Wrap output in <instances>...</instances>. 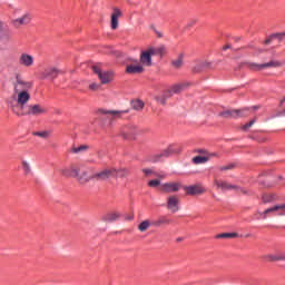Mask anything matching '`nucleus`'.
I'll return each mask as SVG.
<instances>
[{
  "label": "nucleus",
  "mask_w": 285,
  "mask_h": 285,
  "mask_svg": "<svg viewBox=\"0 0 285 285\" xmlns=\"http://www.w3.org/2000/svg\"><path fill=\"white\" fill-rule=\"evenodd\" d=\"M150 226H153V222L146 219L142 220L139 225H138V230H140V233H146L147 229L150 228Z\"/></svg>",
  "instance_id": "28"
},
{
  "label": "nucleus",
  "mask_w": 285,
  "mask_h": 285,
  "mask_svg": "<svg viewBox=\"0 0 285 285\" xmlns=\"http://www.w3.org/2000/svg\"><path fill=\"white\" fill-rule=\"evenodd\" d=\"M89 88H90V90H99V85L94 82V83L89 85Z\"/></svg>",
  "instance_id": "45"
},
{
  "label": "nucleus",
  "mask_w": 285,
  "mask_h": 285,
  "mask_svg": "<svg viewBox=\"0 0 285 285\" xmlns=\"http://www.w3.org/2000/svg\"><path fill=\"white\" fill-rule=\"evenodd\" d=\"M69 176L73 179L79 177V169H77V167L75 166H71V173L69 174Z\"/></svg>",
  "instance_id": "40"
},
{
  "label": "nucleus",
  "mask_w": 285,
  "mask_h": 285,
  "mask_svg": "<svg viewBox=\"0 0 285 285\" xmlns=\"http://www.w3.org/2000/svg\"><path fill=\"white\" fill-rule=\"evenodd\" d=\"M183 190L185 191V195H187V197H197L206 193V187L199 184H196V185L184 186Z\"/></svg>",
  "instance_id": "7"
},
{
  "label": "nucleus",
  "mask_w": 285,
  "mask_h": 285,
  "mask_svg": "<svg viewBox=\"0 0 285 285\" xmlns=\"http://www.w3.org/2000/svg\"><path fill=\"white\" fill-rule=\"evenodd\" d=\"M165 224H170V219L166 216H161L156 220L151 222V226H156V228H159V226H164Z\"/></svg>",
  "instance_id": "26"
},
{
  "label": "nucleus",
  "mask_w": 285,
  "mask_h": 285,
  "mask_svg": "<svg viewBox=\"0 0 285 285\" xmlns=\"http://www.w3.org/2000/svg\"><path fill=\"white\" fill-rule=\"evenodd\" d=\"M167 208L171 210V213H177V210H179V198L177 196H170L167 199Z\"/></svg>",
  "instance_id": "18"
},
{
  "label": "nucleus",
  "mask_w": 285,
  "mask_h": 285,
  "mask_svg": "<svg viewBox=\"0 0 285 285\" xmlns=\"http://www.w3.org/2000/svg\"><path fill=\"white\" fill-rule=\"evenodd\" d=\"M215 157H219V154L207 151L205 159H207V161H210V159H214Z\"/></svg>",
  "instance_id": "42"
},
{
  "label": "nucleus",
  "mask_w": 285,
  "mask_h": 285,
  "mask_svg": "<svg viewBox=\"0 0 285 285\" xmlns=\"http://www.w3.org/2000/svg\"><path fill=\"white\" fill-rule=\"evenodd\" d=\"M248 115H250V109L244 108V109L225 110L219 114V117H223L224 119H237L239 117H248Z\"/></svg>",
  "instance_id": "5"
},
{
  "label": "nucleus",
  "mask_w": 285,
  "mask_h": 285,
  "mask_svg": "<svg viewBox=\"0 0 285 285\" xmlns=\"http://www.w3.org/2000/svg\"><path fill=\"white\" fill-rule=\"evenodd\" d=\"M265 262H285V253L268 254L263 257Z\"/></svg>",
  "instance_id": "20"
},
{
  "label": "nucleus",
  "mask_w": 285,
  "mask_h": 285,
  "mask_svg": "<svg viewBox=\"0 0 285 285\" xmlns=\"http://www.w3.org/2000/svg\"><path fill=\"white\" fill-rule=\"evenodd\" d=\"M88 180H79L80 186H83Z\"/></svg>",
  "instance_id": "50"
},
{
  "label": "nucleus",
  "mask_w": 285,
  "mask_h": 285,
  "mask_svg": "<svg viewBox=\"0 0 285 285\" xmlns=\"http://www.w3.org/2000/svg\"><path fill=\"white\" fill-rule=\"evenodd\" d=\"M147 186H149V188H158V190H159V188L161 186V180H159V179H151V180H149L147 183Z\"/></svg>",
  "instance_id": "33"
},
{
  "label": "nucleus",
  "mask_w": 285,
  "mask_h": 285,
  "mask_svg": "<svg viewBox=\"0 0 285 285\" xmlns=\"http://www.w3.org/2000/svg\"><path fill=\"white\" fill-rule=\"evenodd\" d=\"M181 188V184L179 183H165L159 187V190L163 193H177Z\"/></svg>",
  "instance_id": "12"
},
{
  "label": "nucleus",
  "mask_w": 285,
  "mask_h": 285,
  "mask_svg": "<svg viewBox=\"0 0 285 285\" xmlns=\"http://www.w3.org/2000/svg\"><path fill=\"white\" fill-rule=\"evenodd\" d=\"M145 177H154L156 179H166V177H170V175L161 171H155L154 169H142Z\"/></svg>",
  "instance_id": "16"
},
{
  "label": "nucleus",
  "mask_w": 285,
  "mask_h": 285,
  "mask_svg": "<svg viewBox=\"0 0 285 285\" xmlns=\"http://www.w3.org/2000/svg\"><path fill=\"white\" fill-rule=\"evenodd\" d=\"M262 188H273L275 187V184L271 183V180H263L261 183Z\"/></svg>",
  "instance_id": "41"
},
{
  "label": "nucleus",
  "mask_w": 285,
  "mask_h": 285,
  "mask_svg": "<svg viewBox=\"0 0 285 285\" xmlns=\"http://www.w3.org/2000/svg\"><path fill=\"white\" fill-rule=\"evenodd\" d=\"M136 127L134 125H126L120 129V135L124 139H130L135 135Z\"/></svg>",
  "instance_id": "19"
},
{
  "label": "nucleus",
  "mask_w": 285,
  "mask_h": 285,
  "mask_svg": "<svg viewBox=\"0 0 285 285\" xmlns=\"http://www.w3.org/2000/svg\"><path fill=\"white\" fill-rule=\"evenodd\" d=\"M272 40H273V38H268L265 40V43L268 46V43H271Z\"/></svg>",
  "instance_id": "49"
},
{
  "label": "nucleus",
  "mask_w": 285,
  "mask_h": 285,
  "mask_svg": "<svg viewBox=\"0 0 285 285\" xmlns=\"http://www.w3.org/2000/svg\"><path fill=\"white\" fill-rule=\"evenodd\" d=\"M150 52L154 56H159V57H164V55H166V47L165 46H160L158 48H150Z\"/></svg>",
  "instance_id": "27"
},
{
  "label": "nucleus",
  "mask_w": 285,
  "mask_h": 285,
  "mask_svg": "<svg viewBox=\"0 0 285 285\" xmlns=\"http://www.w3.org/2000/svg\"><path fill=\"white\" fill-rule=\"evenodd\" d=\"M119 217H121V214L117 213V212H111L106 214L102 219L104 222H117V219H119Z\"/></svg>",
  "instance_id": "25"
},
{
  "label": "nucleus",
  "mask_w": 285,
  "mask_h": 285,
  "mask_svg": "<svg viewBox=\"0 0 285 285\" xmlns=\"http://www.w3.org/2000/svg\"><path fill=\"white\" fill-rule=\"evenodd\" d=\"M215 186L218 190H235L237 186L230 185L223 179L215 180Z\"/></svg>",
  "instance_id": "22"
},
{
  "label": "nucleus",
  "mask_w": 285,
  "mask_h": 285,
  "mask_svg": "<svg viewBox=\"0 0 285 285\" xmlns=\"http://www.w3.org/2000/svg\"><path fill=\"white\" fill-rule=\"evenodd\" d=\"M10 41V36L9 35H7V37L6 38H2V41Z\"/></svg>",
  "instance_id": "48"
},
{
  "label": "nucleus",
  "mask_w": 285,
  "mask_h": 285,
  "mask_svg": "<svg viewBox=\"0 0 285 285\" xmlns=\"http://www.w3.org/2000/svg\"><path fill=\"white\" fill-rule=\"evenodd\" d=\"M153 52H150V49L147 51H142L140 55V62L142 66H153Z\"/></svg>",
  "instance_id": "21"
},
{
  "label": "nucleus",
  "mask_w": 285,
  "mask_h": 285,
  "mask_svg": "<svg viewBox=\"0 0 285 285\" xmlns=\"http://www.w3.org/2000/svg\"><path fill=\"white\" fill-rule=\"evenodd\" d=\"M30 21H32V14L27 12L22 14L20 18L11 20V26H13V28L19 29L21 28V26H28Z\"/></svg>",
  "instance_id": "10"
},
{
  "label": "nucleus",
  "mask_w": 285,
  "mask_h": 285,
  "mask_svg": "<svg viewBox=\"0 0 285 285\" xmlns=\"http://www.w3.org/2000/svg\"><path fill=\"white\" fill-rule=\"evenodd\" d=\"M252 108H253V110H259V106H254Z\"/></svg>",
  "instance_id": "53"
},
{
  "label": "nucleus",
  "mask_w": 285,
  "mask_h": 285,
  "mask_svg": "<svg viewBox=\"0 0 285 285\" xmlns=\"http://www.w3.org/2000/svg\"><path fill=\"white\" fill-rule=\"evenodd\" d=\"M274 199L273 195H263V204H271Z\"/></svg>",
  "instance_id": "38"
},
{
  "label": "nucleus",
  "mask_w": 285,
  "mask_h": 285,
  "mask_svg": "<svg viewBox=\"0 0 285 285\" xmlns=\"http://www.w3.org/2000/svg\"><path fill=\"white\" fill-rule=\"evenodd\" d=\"M158 37H163L161 33H158Z\"/></svg>",
  "instance_id": "55"
},
{
  "label": "nucleus",
  "mask_w": 285,
  "mask_h": 285,
  "mask_svg": "<svg viewBox=\"0 0 285 285\" xmlns=\"http://www.w3.org/2000/svg\"><path fill=\"white\" fill-rule=\"evenodd\" d=\"M256 119L254 118L249 122L243 126V130H248V128H252L255 125Z\"/></svg>",
  "instance_id": "43"
},
{
  "label": "nucleus",
  "mask_w": 285,
  "mask_h": 285,
  "mask_svg": "<svg viewBox=\"0 0 285 285\" xmlns=\"http://www.w3.org/2000/svg\"><path fill=\"white\" fill-rule=\"evenodd\" d=\"M284 114H285V110H284Z\"/></svg>",
  "instance_id": "56"
},
{
  "label": "nucleus",
  "mask_w": 285,
  "mask_h": 285,
  "mask_svg": "<svg viewBox=\"0 0 285 285\" xmlns=\"http://www.w3.org/2000/svg\"><path fill=\"white\" fill-rule=\"evenodd\" d=\"M21 166H22V170H24L26 175H30V173H32L30 163L28 160H22Z\"/></svg>",
  "instance_id": "34"
},
{
  "label": "nucleus",
  "mask_w": 285,
  "mask_h": 285,
  "mask_svg": "<svg viewBox=\"0 0 285 285\" xmlns=\"http://www.w3.org/2000/svg\"><path fill=\"white\" fill-rule=\"evenodd\" d=\"M229 48H230V46L226 45V46L223 47V50H228Z\"/></svg>",
  "instance_id": "51"
},
{
  "label": "nucleus",
  "mask_w": 285,
  "mask_h": 285,
  "mask_svg": "<svg viewBox=\"0 0 285 285\" xmlns=\"http://www.w3.org/2000/svg\"><path fill=\"white\" fill-rule=\"evenodd\" d=\"M196 153H198L199 155H203V157H206L208 150H206V149H197Z\"/></svg>",
  "instance_id": "44"
},
{
  "label": "nucleus",
  "mask_w": 285,
  "mask_h": 285,
  "mask_svg": "<svg viewBox=\"0 0 285 285\" xmlns=\"http://www.w3.org/2000/svg\"><path fill=\"white\" fill-rule=\"evenodd\" d=\"M208 66H210L209 62L199 63L194 67V72H202V70H204V68H208Z\"/></svg>",
  "instance_id": "36"
},
{
  "label": "nucleus",
  "mask_w": 285,
  "mask_h": 285,
  "mask_svg": "<svg viewBox=\"0 0 285 285\" xmlns=\"http://www.w3.org/2000/svg\"><path fill=\"white\" fill-rule=\"evenodd\" d=\"M35 137H41V139H48L50 137V131H35Z\"/></svg>",
  "instance_id": "35"
},
{
  "label": "nucleus",
  "mask_w": 285,
  "mask_h": 285,
  "mask_svg": "<svg viewBox=\"0 0 285 285\" xmlns=\"http://www.w3.org/2000/svg\"><path fill=\"white\" fill-rule=\"evenodd\" d=\"M217 239H233L235 237H239V234L237 233H223V234H218Z\"/></svg>",
  "instance_id": "29"
},
{
  "label": "nucleus",
  "mask_w": 285,
  "mask_h": 285,
  "mask_svg": "<svg viewBox=\"0 0 285 285\" xmlns=\"http://www.w3.org/2000/svg\"><path fill=\"white\" fill-rule=\"evenodd\" d=\"M282 66H284V62L279 60H271L269 62L261 65L255 62L248 63L249 70H265V68H282Z\"/></svg>",
  "instance_id": "6"
},
{
  "label": "nucleus",
  "mask_w": 285,
  "mask_h": 285,
  "mask_svg": "<svg viewBox=\"0 0 285 285\" xmlns=\"http://www.w3.org/2000/svg\"><path fill=\"white\" fill-rule=\"evenodd\" d=\"M271 213H278V215H285V204L275 205L273 207L265 209L262 214L263 219H266V217H268V214Z\"/></svg>",
  "instance_id": "13"
},
{
  "label": "nucleus",
  "mask_w": 285,
  "mask_h": 285,
  "mask_svg": "<svg viewBox=\"0 0 285 285\" xmlns=\"http://www.w3.org/2000/svg\"><path fill=\"white\" fill-rule=\"evenodd\" d=\"M170 155H173V149L167 148L163 153L151 156L150 161H153V164H157V161H164V159H166V157H170Z\"/></svg>",
  "instance_id": "17"
},
{
  "label": "nucleus",
  "mask_w": 285,
  "mask_h": 285,
  "mask_svg": "<svg viewBox=\"0 0 285 285\" xmlns=\"http://www.w3.org/2000/svg\"><path fill=\"white\" fill-rule=\"evenodd\" d=\"M71 170H72V166L60 169V173L62 177H70Z\"/></svg>",
  "instance_id": "37"
},
{
  "label": "nucleus",
  "mask_w": 285,
  "mask_h": 285,
  "mask_svg": "<svg viewBox=\"0 0 285 285\" xmlns=\"http://www.w3.org/2000/svg\"><path fill=\"white\" fill-rule=\"evenodd\" d=\"M129 171L127 169H115V168H107L102 171L95 175L99 179H124V177H128Z\"/></svg>",
  "instance_id": "2"
},
{
  "label": "nucleus",
  "mask_w": 285,
  "mask_h": 285,
  "mask_svg": "<svg viewBox=\"0 0 285 285\" xmlns=\"http://www.w3.org/2000/svg\"><path fill=\"white\" fill-rule=\"evenodd\" d=\"M19 63L24 68H32V66H35V57L28 53H21L19 57Z\"/></svg>",
  "instance_id": "15"
},
{
  "label": "nucleus",
  "mask_w": 285,
  "mask_h": 285,
  "mask_svg": "<svg viewBox=\"0 0 285 285\" xmlns=\"http://www.w3.org/2000/svg\"><path fill=\"white\" fill-rule=\"evenodd\" d=\"M240 38H235V41H239Z\"/></svg>",
  "instance_id": "54"
},
{
  "label": "nucleus",
  "mask_w": 285,
  "mask_h": 285,
  "mask_svg": "<svg viewBox=\"0 0 285 285\" xmlns=\"http://www.w3.org/2000/svg\"><path fill=\"white\" fill-rule=\"evenodd\" d=\"M262 52H266L264 49H258V55H262Z\"/></svg>",
  "instance_id": "52"
},
{
  "label": "nucleus",
  "mask_w": 285,
  "mask_h": 285,
  "mask_svg": "<svg viewBox=\"0 0 285 285\" xmlns=\"http://www.w3.org/2000/svg\"><path fill=\"white\" fill-rule=\"evenodd\" d=\"M272 37H277L278 39H282V37H285V31L282 32V33H276V35H274Z\"/></svg>",
  "instance_id": "46"
},
{
  "label": "nucleus",
  "mask_w": 285,
  "mask_h": 285,
  "mask_svg": "<svg viewBox=\"0 0 285 285\" xmlns=\"http://www.w3.org/2000/svg\"><path fill=\"white\" fill-rule=\"evenodd\" d=\"M32 81L24 80L21 76H17L13 82V97H17L18 108L23 110L26 104L30 101V90H32Z\"/></svg>",
  "instance_id": "1"
},
{
  "label": "nucleus",
  "mask_w": 285,
  "mask_h": 285,
  "mask_svg": "<svg viewBox=\"0 0 285 285\" xmlns=\"http://www.w3.org/2000/svg\"><path fill=\"white\" fill-rule=\"evenodd\" d=\"M46 112H48L46 107H43L39 104H36V105H29L27 110H26V107H23L22 109L20 108V110L17 111L16 114L18 115V117H24V115H31L33 117H39V115H46Z\"/></svg>",
  "instance_id": "4"
},
{
  "label": "nucleus",
  "mask_w": 285,
  "mask_h": 285,
  "mask_svg": "<svg viewBox=\"0 0 285 285\" xmlns=\"http://www.w3.org/2000/svg\"><path fill=\"white\" fill-rule=\"evenodd\" d=\"M193 164L196 166H199V164H206L208 163V158L206 156H196L191 159Z\"/></svg>",
  "instance_id": "31"
},
{
  "label": "nucleus",
  "mask_w": 285,
  "mask_h": 285,
  "mask_svg": "<svg viewBox=\"0 0 285 285\" xmlns=\"http://www.w3.org/2000/svg\"><path fill=\"white\" fill-rule=\"evenodd\" d=\"M88 150H90V146L88 145H80V146H72L69 149V153H71V155H81L83 153H88Z\"/></svg>",
  "instance_id": "23"
},
{
  "label": "nucleus",
  "mask_w": 285,
  "mask_h": 285,
  "mask_svg": "<svg viewBox=\"0 0 285 285\" xmlns=\"http://www.w3.org/2000/svg\"><path fill=\"white\" fill-rule=\"evenodd\" d=\"M61 72L62 71L57 67H47L42 72H40V77L41 79H50V81H55V79H57Z\"/></svg>",
  "instance_id": "8"
},
{
  "label": "nucleus",
  "mask_w": 285,
  "mask_h": 285,
  "mask_svg": "<svg viewBox=\"0 0 285 285\" xmlns=\"http://www.w3.org/2000/svg\"><path fill=\"white\" fill-rule=\"evenodd\" d=\"M126 72H128V75H141L144 67L141 65H130L127 66Z\"/></svg>",
  "instance_id": "24"
},
{
  "label": "nucleus",
  "mask_w": 285,
  "mask_h": 285,
  "mask_svg": "<svg viewBox=\"0 0 285 285\" xmlns=\"http://www.w3.org/2000/svg\"><path fill=\"white\" fill-rule=\"evenodd\" d=\"M92 70L96 75H98L101 83H110V81H112L115 77V73H112V71H101L98 66H94Z\"/></svg>",
  "instance_id": "9"
},
{
  "label": "nucleus",
  "mask_w": 285,
  "mask_h": 285,
  "mask_svg": "<svg viewBox=\"0 0 285 285\" xmlns=\"http://www.w3.org/2000/svg\"><path fill=\"white\" fill-rule=\"evenodd\" d=\"M171 66L175 68H181L184 66V53H180L177 59L171 61Z\"/></svg>",
  "instance_id": "30"
},
{
  "label": "nucleus",
  "mask_w": 285,
  "mask_h": 285,
  "mask_svg": "<svg viewBox=\"0 0 285 285\" xmlns=\"http://www.w3.org/2000/svg\"><path fill=\"white\" fill-rule=\"evenodd\" d=\"M122 14L124 13L119 10V8H114L110 21L111 30H117V28H119V18L122 17Z\"/></svg>",
  "instance_id": "14"
},
{
  "label": "nucleus",
  "mask_w": 285,
  "mask_h": 285,
  "mask_svg": "<svg viewBox=\"0 0 285 285\" xmlns=\"http://www.w3.org/2000/svg\"><path fill=\"white\" fill-rule=\"evenodd\" d=\"M233 168H235V164H228L225 166H220L219 170H220V173H225V170H233Z\"/></svg>",
  "instance_id": "39"
},
{
  "label": "nucleus",
  "mask_w": 285,
  "mask_h": 285,
  "mask_svg": "<svg viewBox=\"0 0 285 285\" xmlns=\"http://www.w3.org/2000/svg\"><path fill=\"white\" fill-rule=\"evenodd\" d=\"M131 108L134 110H144V101H141V100H132L131 101Z\"/></svg>",
  "instance_id": "32"
},
{
  "label": "nucleus",
  "mask_w": 285,
  "mask_h": 285,
  "mask_svg": "<svg viewBox=\"0 0 285 285\" xmlns=\"http://www.w3.org/2000/svg\"><path fill=\"white\" fill-rule=\"evenodd\" d=\"M186 88V85H174L169 89H166L163 94L155 97L156 101L160 104V106H166V101L173 97V95H179L184 89Z\"/></svg>",
  "instance_id": "3"
},
{
  "label": "nucleus",
  "mask_w": 285,
  "mask_h": 285,
  "mask_svg": "<svg viewBox=\"0 0 285 285\" xmlns=\"http://www.w3.org/2000/svg\"><path fill=\"white\" fill-rule=\"evenodd\" d=\"M195 23H197V20H191V21L187 24V27H188V28H191V26H195Z\"/></svg>",
  "instance_id": "47"
},
{
  "label": "nucleus",
  "mask_w": 285,
  "mask_h": 285,
  "mask_svg": "<svg viewBox=\"0 0 285 285\" xmlns=\"http://www.w3.org/2000/svg\"><path fill=\"white\" fill-rule=\"evenodd\" d=\"M98 115H109L111 119H119L122 115L128 114V110H106V109H98Z\"/></svg>",
  "instance_id": "11"
}]
</instances>
